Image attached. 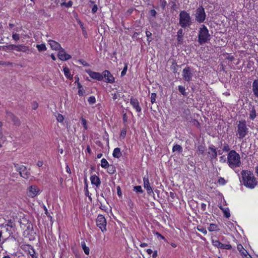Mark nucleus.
I'll return each mask as SVG.
<instances>
[{
  "instance_id": "obj_1",
  "label": "nucleus",
  "mask_w": 258,
  "mask_h": 258,
  "mask_svg": "<svg viewBox=\"0 0 258 258\" xmlns=\"http://www.w3.org/2000/svg\"><path fill=\"white\" fill-rule=\"evenodd\" d=\"M241 174L244 185L250 189L254 188L257 185V181L253 173L249 170H242Z\"/></svg>"
},
{
  "instance_id": "obj_2",
  "label": "nucleus",
  "mask_w": 258,
  "mask_h": 258,
  "mask_svg": "<svg viewBox=\"0 0 258 258\" xmlns=\"http://www.w3.org/2000/svg\"><path fill=\"white\" fill-rule=\"evenodd\" d=\"M227 163L232 168L238 167L241 165L240 157L235 150L229 152L227 157Z\"/></svg>"
},
{
  "instance_id": "obj_3",
  "label": "nucleus",
  "mask_w": 258,
  "mask_h": 258,
  "mask_svg": "<svg viewBox=\"0 0 258 258\" xmlns=\"http://www.w3.org/2000/svg\"><path fill=\"white\" fill-rule=\"evenodd\" d=\"M192 23L189 13L185 11H181L179 15V25L182 28L189 27Z\"/></svg>"
},
{
  "instance_id": "obj_4",
  "label": "nucleus",
  "mask_w": 258,
  "mask_h": 258,
  "mask_svg": "<svg viewBox=\"0 0 258 258\" xmlns=\"http://www.w3.org/2000/svg\"><path fill=\"white\" fill-rule=\"evenodd\" d=\"M211 39V35L207 27L202 25L199 28L198 33V42L201 44H204Z\"/></svg>"
},
{
  "instance_id": "obj_5",
  "label": "nucleus",
  "mask_w": 258,
  "mask_h": 258,
  "mask_svg": "<svg viewBox=\"0 0 258 258\" xmlns=\"http://www.w3.org/2000/svg\"><path fill=\"white\" fill-rule=\"evenodd\" d=\"M6 48L8 50H15L18 51H22L29 53L30 52V49L29 46L24 45H15L10 44L9 45L3 46V49Z\"/></svg>"
},
{
  "instance_id": "obj_6",
  "label": "nucleus",
  "mask_w": 258,
  "mask_h": 258,
  "mask_svg": "<svg viewBox=\"0 0 258 258\" xmlns=\"http://www.w3.org/2000/svg\"><path fill=\"white\" fill-rule=\"evenodd\" d=\"M248 130L245 121H239L237 124V132L239 135V138L241 139L244 138L248 133Z\"/></svg>"
},
{
  "instance_id": "obj_7",
  "label": "nucleus",
  "mask_w": 258,
  "mask_h": 258,
  "mask_svg": "<svg viewBox=\"0 0 258 258\" xmlns=\"http://www.w3.org/2000/svg\"><path fill=\"white\" fill-rule=\"evenodd\" d=\"M195 17V20L199 23H202L205 21L206 15L203 7H200L196 10Z\"/></svg>"
},
{
  "instance_id": "obj_8",
  "label": "nucleus",
  "mask_w": 258,
  "mask_h": 258,
  "mask_svg": "<svg viewBox=\"0 0 258 258\" xmlns=\"http://www.w3.org/2000/svg\"><path fill=\"white\" fill-rule=\"evenodd\" d=\"M15 167L16 168L17 170L19 171L21 176L23 178L28 179L31 176L29 170L25 166H19L18 164H15Z\"/></svg>"
},
{
  "instance_id": "obj_9",
  "label": "nucleus",
  "mask_w": 258,
  "mask_h": 258,
  "mask_svg": "<svg viewBox=\"0 0 258 258\" xmlns=\"http://www.w3.org/2000/svg\"><path fill=\"white\" fill-rule=\"evenodd\" d=\"M96 225L104 232L106 231V221L102 215H99L96 219Z\"/></svg>"
},
{
  "instance_id": "obj_10",
  "label": "nucleus",
  "mask_w": 258,
  "mask_h": 258,
  "mask_svg": "<svg viewBox=\"0 0 258 258\" xmlns=\"http://www.w3.org/2000/svg\"><path fill=\"white\" fill-rule=\"evenodd\" d=\"M6 117L8 120L12 121L16 125H19L20 124L19 119L11 112H6Z\"/></svg>"
},
{
  "instance_id": "obj_11",
  "label": "nucleus",
  "mask_w": 258,
  "mask_h": 258,
  "mask_svg": "<svg viewBox=\"0 0 258 258\" xmlns=\"http://www.w3.org/2000/svg\"><path fill=\"white\" fill-rule=\"evenodd\" d=\"M192 74L189 67H186L183 70L182 77L185 81L187 82L190 81L192 78Z\"/></svg>"
},
{
  "instance_id": "obj_12",
  "label": "nucleus",
  "mask_w": 258,
  "mask_h": 258,
  "mask_svg": "<svg viewBox=\"0 0 258 258\" xmlns=\"http://www.w3.org/2000/svg\"><path fill=\"white\" fill-rule=\"evenodd\" d=\"M103 78L106 80V82L109 83H113L115 82V79L109 71H104L102 73Z\"/></svg>"
},
{
  "instance_id": "obj_13",
  "label": "nucleus",
  "mask_w": 258,
  "mask_h": 258,
  "mask_svg": "<svg viewBox=\"0 0 258 258\" xmlns=\"http://www.w3.org/2000/svg\"><path fill=\"white\" fill-rule=\"evenodd\" d=\"M212 243L215 246L222 249H230L232 248L230 244H223L218 240H212Z\"/></svg>"
},
{
  "instance_id": "obj_14",
  "label": "nucleus",
  "mask_w": 258,
  "mask_h": 258,
  "mask_svg": "<svg viewBox=\"0 0 258 258\" xmlns=\"http://www.w3.org/2000/svg\"><path fill=\"white\" fill-rule=\"evenodd\" d=\"M58 57L61 60H67L71 58V56L66 53L64 49L62 47L59 50Z\"/></svg>"
},
{
  "instance_id": "obj_15",
  "label": "nucleus",
  "mask_w": 258,
  "mask_h": 258,
  "mask_svg": "<svg viewBox=\"0 0 258 258\" xmlns=\"http://www.w3.org/2000/svg\"><path fill=\"white\" fill-rule=\"evenodd\" d=\"M39 189L36 186H31L28 188V195L29 197L33 198L38 194Z\"/></svg>"
},
{
  "instance_id": "obj_16",
  "label": "nucleus",
  "mask_w": 258,
  "mask_h": 258,
  "mask_svg": "<svg viewBox=\"0 0 258 258\" xmlns=\"http://www.w3.org/2000/svg\"><path fill=\"white\" fill-rule=\"evenodd\" d=\"M143 181L144 184V187L147 189V192L148 194H151V193H153V190L152 189L151 186H150V184L149 181L148 177H146L145 176L143 178Z\"/></svg>"
},
{
  "instance_id": "obj_17",
  "label": "nucleus",
  "mask_w": 258,
  "mask_h": 258,
  "mask_svg": "<svg viewBox=\"0 0 258 258\" xmlns=\"http://www.w3.org/2000/svg\"><path fill=\"white\" fill-rule=\"evenodd\" d=\"M88 74L91 78L94 79H96L98 81H101L103 79L102 75L99 73L92 72L89 71L88 72Z\"/></svg>"
},
{
  "instance_id": "obj_18",
  "label": "nucleus",
  "mask_w": 258,
  "mask_h": 258,
  "mask_svg": "<svg viewBox=\"0 0 258 258\" xmlns=\"http://www.w3.org/2000/svg\"><path fill=\"white\" fill-rule=\"evenodd\" d=\"M130 103L137 112H140L141 111V108L140 107L139 101L137 99L133 97L131 98Z\"/></svg>"
},
{
  "instance_id": "obj_19",
  "label": "nucleus",
  "mask_w": 258,
  "mask_h": 258,
  "mask_svg": "<svg viewBox=\"0 0 258 258\" xmlns=\"http://www.w3.org/2000/svg\"><path fill=\"white\" fill-rule=\"evenodd\" d=\"M48 43L53 50H59L61 48L60 44L54 40H49Z\"/></svg>"
},
{
  "instance_id": "obj_20",
  "label": "nucleus",
  "mask_w": 258,
  "mask_h": 258,
  "mask_svg": "<svg viewBox=\"0 0 258 258\" xmlns=\"http://www.w3.org/2000/svg\"><path fill=\"white\" fill-rule=\"evenodd\" d=\"M209 151L208 152V155H209L211 160L216 158L217 156V151L216 149L212 147L209 148Z\"/></svg>"
},
{
  "instance_id": "obj_21",
  "label": "nucleus",
  "mask_w": 258,
  "mask_h": 258,
  "mask_svg": "<svg viewBox=\"0 0 258 258\" xmlns=\"http://www.w3.org/2000/svg\"><path fill=\"white\" fill-rule=\"evenodd\" d=\"M252 90L253 95L258 97V79L253 81L252 85Z\"/></svg>"
},
{
  "instance_id": "obj_22",
  "label": "nucleus",
  "mask_w": 258,
  "mask_h": 258,
  "mask_svg": "<svg viewBox=\"0 0 258 258\" xmlns=\"http://www.w3.org/2000/svg\"><path fill=\"white\" fill-rule=\"evenodd\" d=\"M184 35V33L183 30L180 28L179 29L177 32V41L178 44H182L183 43V37Z\"/></svg>"
},
{
  "instance_id": "obj_23",
  "label": "nucleus",
  "mask_w": 258,
  "mask_h": 258,
  "mask_svg": "<svg viewBox=\"0 0 258 258\" xmlns=\"http://www.w3.org/2000/svg\"><path fill=\"white\" fill-rule=\"evenodd\" d=\"M91 183L98 186L100 184L99 178L96 175H92L90 177Z\"/></svg>"
},
{
  "instance_id": "obj_24",
  "label": "nucleus",
  "mask_w": 258,
  "mask_h": 258,
  "mask_svg": "<svg viewBox=\"0 0 258 258\" xmlns=\"http://www.w3.org/2000/svg\"><path fill=\"white\" fill-rule=\"evenodd\" d=\"M257 116L256 110L255 109V107L252 106L250 108V113H249V118L251 120H253Z\"/></svg>"
},
{
  "instance_id": "obj_25",
  "label": "nucleus",
  "mask_w": 258,
  "mask_h": 258,
  "mask_svg": "<svg viewBox=\"0 0 258 258\" xmlns=\"http://www.w3.org/2000/svg\"><path fill=\"white\" fill-rule=\"evenodd\" d=\"M112 155L114 158H119L122 155L120 149L119 148H115L113 150Z\"/></svg>"
},
{
  "instance_id": "obj_26",
  "label": "nucleus",
  "mask_w": 258,
  "mask_h": 258,
  "mask_svg": "<svg viewBox=\"0 0 258 258\" xmlns=\"http://www.w3.org/2000/svg\"><path fill=\"white\" fill-rule=\"evenodd\" d=\"M81 246L84 250L85 253L87 255H88L90 252V249L88 246H86L85 241L81 242Z\"/></svg>"
},
{
  "instance_id": "obj_27",
  "label": "nucleus",
  "mask_w": 258,
  "mask_h": 258,
  "mask_svg": "<svg viewBox=\"0 0 258 258\" xmlns=\"http://www.w3.org/2000/svg\"><path fill=\"white\" fill-rule=\"evenodd\" d=\"M218 230H219L218 227L215 224L211 223L210 224V225L208 227V230L210 232L216 231H218Z\"/></svg>"
},
{
  "instance_id": "obj_28",
  "label": "nucleus",
  "mask_w": 258,
  "mask_h": 258,
  "mask_svg": "<svg viewBox=\"0 0 258 258\" xmlns=\"http://www.w3.org/2000/svg\"><path fill=\"white\" fill-rule=\"evenodd\" d=\"M172 152L181 153L182 152V148L180 145L176 144L173 147Z\"/></svg>"
},
{
  "instance_id": "obj_29",
  "label": "nucleus",
  "mask_w": 258,
  "mask_h": 258,
  "mask_svg": "<svg viewBox=\"0 0 258 258\" xmlns=\"http://www.w3.org/2000/svg\"><path fill=\"white\" fill-rule=\"evenodd\" d=\"M63 70L65 76L70 79H72V76L70 74L69 69L67 67H64Z\"/></svg>"
},
{
  "instance_id": "obj_30",
  "label": "nucleus",
  "mask_w": 258,
  "mask_h": 258,
  "mask_svg": "<svg viewBox=\"0 0 258 258\" xmlns=\"http://www.w3.org/2000/svg\"><path fill=\"white\" fill-rule=\"evenodd\" d=\"M205 151V147L203 145H200L198 147L197 151V153L200 154H203Z\"/></svg>"
},
{
  "instance_id": "obj_31",
  "label": "nucleus",
  "mask_w": 258,
  "mask_h": 258,
  "mask_svg": "<svg viewBox=\"0 0 258 258\" xmlns=\"http://www.w3.org/2000/svg\"><path fill=\"white\" fill-rule=\"evenodd\" d=\"M107 172L109 174H113L116 172V169L113 165H109L107 167Z\"/></svg>"
},
{
  "instance_id": "obj_32",
  "label": "nucleus",
  "mask_w": 258,
  "mask_h": 258,
  "mask_svg": "<svg viewBox=\"0 0 258 258\" xmlns=\"http://www.w3.org/2000/svg\"><path fill=\"white\" fill-rule=\"evenodd\" d=\"M109 165L108 164V162L105 159H104V158L102 159V160H101V166L102 168H107V167Z\"/></svg>"
},
{
  "instance_id": "obj_33",
  "label": "nucleus",
  "mask_w": 258,
  "mask_h": 258,
  "mask_svg": "<svg viewBox=\"0 0 258 258\" xmlns=\"http://www.w3.org/2000/svg\"><path fill=\"white\" fill-rule=\"evenodd\" d=\"M178 91L181 93L183 96H186L187 95V93L185 91V87L182 86H178Z\"/></svg>"
},
{
  "instance_id": "obj_34",
  "label": "nucleus",
  "mask_w": 258,
  "mask_h": 258,
  "mask_svg": "<svg viewBox=\"0 0 258 258\" xmlns=\"http://www.w3.org/2000/svg\"><path fill=\"white\" fill-rule=\"evenodd\" d=\"M171 70L174 73H177L178 70V66L175 63H173L171 66Z\"/></svg>"
},
{
  "instance_id": "obj_35",
  "label": "nucleus",
  "mask_w": 258,
  "mask_h": 258,
  "mask_svg": "<svg viewBox=\"0 0 258 258\" xmlns=\"http://www.w3.org/2000/svg\"><path fill=\"white\" fill-rule=\"evenodd\" d=\"M36 47L39 51H45L46 50L45 45L44 44H37Z\"/></svg>"
},
{
  "instance_id": "obj_36",
  "label": "nucleus",
  "mask_w": 258,
  "mask_h": 258,
  "mask_svg": "<svg viewBox=\"0 0 258 258\" xmlns=\"http://www.w3.org/2000/svg\"><path fill=\"white\" fill-rule=\"evenodd\" d=\"M134 190L137 193H143V190L142 189V187L140 185L135 186L134 187Z\"/></svg>"
},
{
  "instance_id": "obj_37",
  "label": "nucleus",
  "mask_w": 258,
  "mask_h": 258,
  "mask_svg": "<svg viewBox=\"0 0 258 258\" xmlns=\"http://www.w3.org/2000/svg\"><path fill=\"white\" fill-rule=\"evenodd\" d=\"M88 101L90 104H93L96 102V98L94 96H91L88 99Z\"/></svg>"
},
{
  "instance_id": "obj_38",
  "label": "nucleus",
  "mask_w": 258,
  "mask_h": 258,
  "mask_svg": "<svg viewBox=\"0 0 258 258\" xmlns=\"http://www.w3.org/2000/svg\"><path fill=\"white\" fill-rule=\"evenodd\" d=\"M197 229L199 231L202 232L205 235H206L207 233V231L206 228H203L201 226H198L197 227Z\"/></svg>"
},
{
  "instance_id": "obj_39",
  "label": "nucleus",
  "mask_w": 258,
  "mask_h": 258,
  "mask_svg": "<svg viewBox=\"0 0 258 258\" xmlns=\"http://www.w3.org/2000/svg\"><path fill=\"white\" fill-rule=\"evenodd\" d=\"M146 36L147 37V41L149 42H150L152 40V38H151L152 33L150 32V31H146Z\"/></svg>"
},
{
  "instance_id": "obj_40",
  "label": "nucleus",
  "mask_w": 258,
  "mask_h": 258,
  "mask_svg": "<svg viewBox=\"0 0 258 258\" xmlns=\"http://www.w3.org/2000/svg\"><path fill=\"white\" fill-rule=\"evenodd\" d=\"M156 94L153 93L151 95V102L152 104L154 103L156 101Z\"/></svg>"
},
{
  "instance_id": "obj_41",
  "label": "nucleus",
  "mask_w": 258,
  "mask_h": 258,
  "mask_svg": "<svg viewBox=\"0 0 258 258\" xmlns=\"http://www.w3.org/2000/svg\"><path fill=\"white\" fill-rule=\"evenodd\" d=\"M242 255L243 258H252L251 256L248 254L247 251H243V252H242Z\"/></svg>"
},
{
  "instance_id": "obj_42",
  "label": "nucleus",
  "mask_w": 258,
  "mask_h": 258,
  "mask_svg": "<svg viewBox=\"0 0 258 258\" xmlns=\"http://www.w3.org/2000/svg\"><path fill=\"white\" fill-rule=\"evenodd\" d=\"M222 150H223V151H224V152H228V151H230V148L228 144H225L224 145Z\"/></svg>"
},
{
  "instance_id": "obj_43",
  "label": "nucleus",
  "mask_w": 258,
  "mask_h": 258,
  "mask_svg": "<svg viewBox=\"0 0 258 258\" xmlns=\"http://www.w3.org/2000/svg\"><path fill=\"white\" fill-rule=\"evenodd\" d=\"M13 39L15 41H18L20 39V36L19 34L13 33L12 35Z\"/></svg>"
},
{
  "instance_id": "obj_44",
  "label": "nucleus",
  "mask_w": 258,
  "mask_h": 258,
  "mask_svg": "<svg viewBox=\"0 0 258 258\" xmlns=\"http://www.w3.org/2000/svg\"><path fill=\"white\" fill-rule=\"evenodd\" d=\"M56 119L58 121L61 122H62L63 120V116L60 114H57V115L56 116Z\"/></svg>"
},
{
  "instance_id": "obj_45",
  "label": "nucleus",
  "mask_w": 258,
  "mask_h": 258,
  "mask_svg": "<svg viewBox=\"0 0 258 258\" xmlns=\"http://www.w3.org/2000/svg\"><path fill=\"white\" fill-rule=\"evenodd\" d=\"M81 122H82V123L84 127V128L85 130H87L88 128V127H87V121L84 118H81Z\"/></svg>"
},
{
  "instance_id": "obj_46",
  "label": "nucleus",
  "mask_w": 258,
  "mask_h": 258,
  "mask_svg": "<svg viewBox=\"0 0 258 258\" xmlns=\"http://www.w3.org/2000/svg\"><path fill=\"white\" fill-rule=\"evenodd\" d=\"M12 64H13V63L9 61H0V65L8 66H12Z\"/></svg>"
},
{
  "instance_id": "obj_47",
  "label": "nucleus",
  "mask_w": 258,
  "mask_h": 258,
  "mask_svg": "<svg viewBox=\"0 0 258 258\" xmlns=\"http://www.w3.org/2000/svg\"><path fill=\"white\" fill-rule=\"evenodd\" d=\"M223 211L226 218H229L230 216V214L228 210H223Z\"/></svg>"
},
{
  "instance_id": "obj_48",
  "label": "nucleus",
  "mask_w": 258,
  "mask_h": 258,
  "mask_svg": "<svg viewBox=\"0 0 258 258\" xmlns=\"http://www.w3.org/2000/svg\"><path fill=\"white\" fill-rule=\"evenodd\" d=\"M237 249L241 252L242 254V252H243V251H246L244 248L243 247L242 245L241 244H239L237 245Z\"/></svg>"
},
{
  "instance_id": "obj_49",
  "label": "nucleus",
  "mask_w": 258,
  "mask_h": 258,
  "mask_svg": "<svg viewBox=\"0 0 258 258\" xmlns=\"http://www.w3.org/2000/svg\"><path fill=\"white\" fill-rule=\"evenodd\" d=\"M218 182L219 184H220L221 185H224L225 184L226 181H225V180L223 178L220 177L218 180Z\"/></svg>"
},
{
  "instance_id": "obj_50",
  "label": "nucleus",
  "mask_w": 258,
  "mask_h": 258,
  "mask_svg": "<svg viewBox=\"0 0 258 258\" xmlns=\"http://www.w3.org/2000/svg\"><path fill=\"white\" fill-rule=\"evenodd\" d=\"M127 65H125V66L124 67V68H123V70L122 71V72L121 73V76H123L124 75H125L126 74V71H127Z\"/></svg>"
},
{
  "instance_id": "obj_51",
  "label": "nucleus",
  "mask_w": 258,
  "mask_h": 258,
  "mask_svg": "<svg viewBox=\"0 0 258 258\" xmlns=\"http://www.w3.org/2000/svg\"><path fill=\"white\" fill-rule=\"evenodd\" d=\"M97 6L96 5H94L92 8V13L93 14L97 12Z\"/></svg>"
},
{
  "instance_id": "obj_52",
  "label": "nucleus",
  "mask_w": 258,
  "mask_h": 258,
  "mask_svg": "<svg viewBox=\"0 0 258 258\" xmlns=\"http://www.w3.org/2000/svg\"><path fill=\"white\" fill-rule=\"evenodd\" d=\"M111 95L112 96V99L114 100L117 99L119 97V94L117 93L111 94Z\"/></svg>"
},
{
  "instance_id": "obj_53",
  "label": "nucleus",
  "mask_w": 258,
  "mask_h": 258,
  "mask_svg": "<svg viewBox=\"0 0 258 258\" xmlns=\"http://www.w3.org/2000/svg\"><path fill=\"white\" fill-rule=\"evenodd\" d=\"M73 3L71 1H69L68 3H63L62 5H65L67 7H70L72 6Z\"/></svg>"
},
{
  "instance_id": "obj_54",
  "label": "nucleus",
  "mask_w": 258,
  "mask_h": 258,
  "mask_svg": "<svg viewBox=\"0 0 258 258\" xmlns=\"http://www.w3.org/2000/svg\"><path fill=\"white\" fill-rule=\"evenodd\" d=\"M85 93V91L83 89H79L78 91V94L80 96H83Z\"/></svg>"
},
{
  "instance_id": "obj_55",
  "label": "nucleus",
  "mask_w": 258,
  "mask_h": 258,
  "mask_svg": "<svg viewBox=\"0 0 258 258\" xmlns=\"http://www.w3.org/2000/svg\"><path fill=\"white\" fill-rule=\"evenodd\" d=\"M156 14H157V13H156L155 10H151L150 11V14H151V16H152L153 17H155Z\"/></svg>"
},
{
  "instance_id": "obj_56",
  "label": "nucleus",
  "mask_w": 258,
  "mask_h": 258,
  "mask_svg": "<svg viewBox=\"0 0 258 258\" xmlns=\"http://www.w3.org/2000/svg\"><path fill=\"white\" fill-rule=\"evenodd\" d=\"M43 208H44V210H45V213L46 215L48 217H50V218H52V217L50 216L49 214V213L48 212V211H47V209L46 207L45 206H44V207H43Z\"/></svg>"
},
{
  "instance_id": "obj_57",
  "label": "nucleus",
  "mask_w": 258,
  "mask_h": 258,
  "mask_svg": "<svg viewBox=\"0 0 258 258\" xmlns=\"http://www.w3.org/2000/svg\"><path fill=\"white\" fill-rule=\"evenodd\" d=\"M206 204H204V203H202L201 204V209L202 210L204 211L206 210Z\"/></svg>"
},
{
  "instance_id": "obj_58",
  "label": "nucleus",
  "mask_w": 258,
  "mask_h": 258,
  "mask_svg": "<svg viewBox=\"0 0 258 258\" xmlns=\"http://www.w3.org/2000/svg\"><path fill=\"white\" fill-rule=\"evenodd\" d=\"M38 104L36 102H34L32 105V108L35 110L38 107Z\"/></svg>"
},
{
  "instance_id": "obj_59",
  "label": "nucleus",
  "mask_w": 258,
  "mask_h": 258,
  "mask_svg": "<svg viewBox=\"0 0 258 258\" xmlns=\"http://www.w3.org/2000/svg\"><path fill=\"white\" fill-rule=\"evenodd\" d=\"M126 135V131L125 130H122L121 132L120 136L124 138Z\"/></svg>"
},
{
  "instance_id": "obj_60",
  "label": "nucleus",
  "mask_w": 258,
  "mask_h": 258,
  "mask_svg": "<svg viewBox=\"0 0 258 258\" xmlns=\"http://www.w3.org/2000/svg\"><path fill=\"white\" fill-rule=\"evenodd\" d=\"M220 158V162H222V161L223 162H226V158L224 156H221Z\"/></svg>"
},
{
  "instance_id": "obj_61",
  "label": "nucleus",
  "mask_w": 258,
  "mask_h": 258,
  "mask_svg": "<svg viewBox=\"0 0 258 258\" xmlns=\"http://www.w3.org/2000/svg\"><path fill=\"white\" fill-rule=\"evenodd\" d=\"M117 194L118 195V196H121V190H120V188L119 186L117 187Z\"/></svg>"
},
{
  "instance_id": "obj_62",
  "label": "nucleus",
  "mask_w": 258,
  "mask_h": 258,
  "mask_svg": "<svg viewBox=\"0 0 258 258\" xmlns=\"http://www.w3.org/2000/svg\"><path fill=\"white\" fill-rule=\"evenodd\" d=\"M156 235H157L158 237H159L161 238H162V239H164V238H164V237L163 236H162V235L161 234H160L159 233H158V232H156Z\"/></svg>"
},
{
  "instance_id": "obj_63",
  "label": "nucleus",
  "mask_w": 258,
  "mask_h": 258,
  "mask_svg": "<svg viewBox=\"0 0 258 258\" xmlns=\"http://www.w3.org/2000/svg\"><path fill=\"white\" fill-rule=\"evenodd\" d=\"M157 256V251H154L152 255L153 258H156Z\"/></svg>"
},
{
  "instance_id": "obj_64",
  "label": "nucleus",
  "mask_w": 258,
  "mask_h": 258,
  "mask_svg": "<svg viewBox=\"0 0 258 258\" xmlns=\"http://www.w3.org/2000/svg\"><path fill=\"white\" fill-rule=\"evenodd\" d=\"M147 252L149 255H151L153 253V251L151 249H148Z\"/></svg>"
}]
</instances>
